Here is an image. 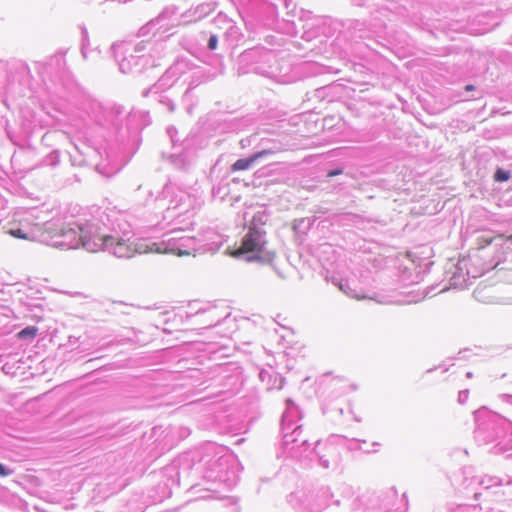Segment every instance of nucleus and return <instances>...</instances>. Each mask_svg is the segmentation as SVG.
Here are the masks:
<instances>
[{"instance_id": "obj_1", "label": "nucleus", "mask_w": 512, "mask_h": 512, "mask_svg": "<svg viewBox=\"0 0 512 512\" xmlns=\"http://www.w3.org/2000/svg\"><path fill=\"white\" fill-rule=\"evenodd\" d=\"M82 246L87 251L98 252L108 250L118 258H130L138 253V244H131L123 239H116L111 235L82 236Z\"/></svg>"}, {"instance_id": "obj_2", "label": "nucleus", "mask_w": 512, "mask_h": 512, "mask_svg": "<svg viewBox=\"0 0 512 512\" xmlns=\"http://www.w3.org/2000/svg\"><path fill=\"white\" fill-rule=\"evenodd\" d=\"M267 242L263 239L262 233L256 228H250L241 240L238 248H229L227 253L234 257L240 258L247 255V261H260L263 260V253L265 251Z\"/></svg>"}, {"instance_id": "obj_3", "label": "nucleus", "mask_w": 512, "mask_h": 512, "mask_svg": "<svg viewBox=\"0 0 512 512\" xmlns=\"http://www.w3.org/2000/svg\"><path fill=\"white\" fill-rule=\"evenodd\" d=\"M274 154V151L273 150H270V149H266V150H262V151H259V152H256L255 154H253L251 157L249 158H245V159H239L237 160L231 167L232 171L233 172H236V171H242V170H247L249 169L253 163H255L257 160L261 159L262 157L264 156H268V155H272Z\"/></svg>"}, {"instance_id": "obj_4", "label": "nucleus", "mask_w": 512, "mask_h": 512, "mask_svg": "<svg viewBox=\"0 0 512 512\" xmlns=\"http://www.w3.org/2000/svg\"><path fill=\"white\" fill-rule=\"evenodd\" d=\"M169 251H168V248H162L160 246V244L156 243V242H153V243H150V244H144V243H139L138 244V253L142 254V253H158V254H167Z\"/></svg>"}, {"instance_id": "obj_5", "label": "nucleus", "mask_w": 512, "mask_h": 512, "mask_svg": "<svg viewBox=\"0 0 512 512\" xmlns=\"http://www.w3.org/2000/svg\"><path fill=\"white\" fill-rule=\"evenodd\" d=\"M38 333V328L35 326H27L17 333L19 339L31 338L33 339Z\"/></svg>"}, {"instance_id": "obj_6", "label": "nucleus", "mask_w": 512, "mask_h": 512, "mask_svg": "<svg viewBox=\"0 0 512 512\" xmlns=\"http://www.w3.org/2000/svg\"><path fill=\"white\" fill-rule=\"evenodd\" d=\"M498 237L495 236V237H479L477 239V247L478 249H484L488 246H490L495 239H497Z\"/></svg>"}, {"instance_id": "obj_7", "label": "nucleus", "mask_w": 512, "mask_h": 512, "mask_svg": "<svg viewBox=\"0 0 512 512\" xmlns=\"http://www.w3.org/2000/svg\"><path fill=\"white\" fill-rule=\"evenodd\" d=\"M510 179V173L508 171H504L503 169H497L494 174V180L497 182H505Z\"/></svg>"}, {"instance_id": "obj_8", "label": "nucleus", "mask_w": 512, "mask_h": 512, "mask_svg": "<svg viewBox=\"0 0 512 512\" xmlns=\"http://www.w3.org/2000/svg\"><path fill=\"white\" fill-rule=\"evenodd\" d=\"M8 234L11 235L12 237L18 238V239H23V240L29 239L28 234L25 233L21 229H11L8 231Z\"/></svg>"}, {"instance_id": "obj_9", "label": "nucleus", "mask_w": 512, "mask_h": 512, "mask_svg": "<svg viewBox=\"0 0 512 512\" xmlns=\"http://www.w3.org/2000/svg\"><path fill=\"white\" fill-rule=\"evenodd\" d=\"M168 251H170V252H168L167 254H173V255H176V256H179V257H181V256H189L190 255V252L187 251V250L173 249V248L169 249L168 248Z\"/></svg>"}, {"instance_id": "obj_10", "label": "nucleus", "mask_w": 512, "mask_h": 512, "mask_svg": "<svg viewBox=\"0 0 512 512\" xmlns=\"http://www.w3.org/2000/svg\"><path fill=\"white\" fill-rule=\"evenodd\" d=\"M217 43H218L217 37L215 35H212L210 37V39H209V42H208L209 49H211V50L216 49L217 48Z\"/></svg>"}, {"instance_id": "obj_11", "label": "nucleus", "mask_w": 512, "mask_h": 512, "mask_svg": "<svg viewBox=\"0 0 512 512\" xmlns=\"http://www.w3.org/2000/svg\"><path fill=\"white\" fill-rule=\"evenodd\" d=\"M342 173H343V169H341V168L334 169V170H331L328 172L327 177L331 178L334 176L341 175Z\"/></svg>"}, {"instance_id": "obj_12", "label": "nucleus", "mask_w": 512, "mask_h": 512, "mask_svg": "<svg viewBox=\"0 0 512 512\" xmlns=\"http://www.w3.org/2000/svg\"><path fill=\"white\" fill-rule=\"evenodd\" d=\"M10 474V471L6 469L4 465L0 463V476H8Z\"/></svg>"}, {"instance_id": "obj_13", "label": "nucleus", "mask_w": 512, "mask_h": 512, "mask_svg": "<svg viewBox=\"0 0 512 512\" xmlns=\"http://www.w3.org/2000/svg\"><path fill=\"white\" fill-rule=\"evenodd\" d=\"M497 237H499L501 239H506L507 241H512V234L509 236H505L504 234H499V235H497Z\"/></svg>"}, {"instance_id": "obj_14", "label": "nucleus", "mask_w": 512, "mask_h": 512, "mask_svg": "<svg viewBox=\"0 0 512 512\" xmlns=\"http://www.w3.org/2000/svg\"><path fill=\"white\" fill-rule=\"evenodd\" d=\"M465 90H467V91H472V90H474V86H473V85H471V84H469V85H467V86L465 87Z\"/></svg>"}]
</instances>
